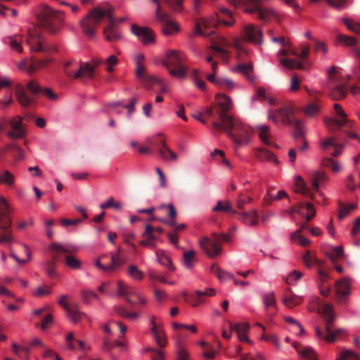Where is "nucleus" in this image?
<instances>
[{"label": "nucleus", "mask_w": 360, "mask_h": 360, "mask_svg": "<svg viewBox=\"0 0 360 360\" xmlns=\"http://www.w3.org/2000/svg\"><path fill=\"white\" fill-rule=\"evenodd\" d=\"M103 18H106L108 21V26L103 30L105 39L108 41H118L120 39V34L115 29L116 20L112 14V9L108 6L95 8L81 21L84 33L89 38L93 37L96 28Z\"/></svg>", "instance_id": "1"}, {"label": "nucleus", "mask_w": 360, "mask_h": 360, "mask_svg": "<svg viewBox=\"0 0 360 360\" xmlns=\"http://www.w3.org/2000/svg\"><path fill=\"white\" fill-rule=\"evenodd\" d=\"M295 109L292 105H285L277 110H269L268 117L274 123L279 120L286 125L293 127V137L298 141L304 139L305 130L303 122L294 117Z\"/></svg>", "instance_id": "2"}, {"label": "nucleus", "mask_w": 360, "mask_h": 360, "mask_svg": "<svg viewBox=\"0 0 360 360\" xmlns=\"http://www.w3.org/2000/svg\"><path fill=\"white\" fill-rule=\"evenodd\" d=\"M263 32L262 29L253 24H245L240 31V37H236L233 46L237 51L238 58L242 59L243 54L248 55V51L245 42L248 41L255 45H261L263 42Z\"/></svg>", "instance_id": "3"}, {"label": "nucleus", "mask_w": 360, "mask_h": 360, "mask_svg": "<svg viewBox=\"0 0 360 360\" xmlns=\"http://www.w3.org/2000/svg\"><path fill=\"white\" fill-rule=\"evenodd\" d=\"M317 306L318 312L323 317L325 320L324 330L316 327V334L321 340L327 342H333L336 338L342 333V329L338 328L335 330L332 329V326L335 321V314L333 307L331 304L319 301Z\"/></svg>", "instance_id": "4"}, {"label": "nucleus", "mask_w": 360, "mask_h": 360, "mask_svg": "<svg viewBox=\"0 0 360 360\" xmlns=\"http://www.w3.org/2000/svg\"><path fill=\"white\" fill-rule=\"evenodd\" d=\"M26 89L30 92L32 96H27L25 87L21 84H17L15 89L16 100L24 108L34 105L36 103V98L39 93H41L51 100H55L58 97L51 89H42L34 80L28 82L26 85Z\"/></svg>", "instance_id": "5"}, {"label": "nucleus", "mask_w": 360, "mask_h": 360, "mask_svg": "<svg viewBox=\"0 0 360 360\" xmlns=\"http://www.w3.org/2000/svg\"><path fill=\"white\" fill-rule=\"evenodd\" d=\"M231 123L226 124L225 122L219 123L217 120H214L212 122L214 128L217 130L223 129L233 140V141L238 146L248 143L249 141L251 129L243 124L238 119L232 117Z\"/></svg>", "instance_id": "6"}, {"label": "nucleus", "mask_w": 360, "mask_h": 360, "mask_svg": "<svg viewBox=\"0 0 360 360\" xmlns=\"http://www.w3.org/2000/svg\"><path fill=\"white\" fill-rule=\"evenodd\" d=\"M37 18L40 26L51 34L56 33L63 24L62 14L47 5L41 6Z\"/></svg>", "instance_id": "7"}, {"label": "nucleus", "mask_w": 360, "mask_h": 360, "mask_svg": "<svg viewBox=\"0 0 360 360\" xmlns=\"http://www.w3.org/2000/svg\"><path fill=\"white\" fill-rule=\"evenodd\" d=\"M186 58L184 53L171 50L166 54L163 65L167 69L172 77L182 79L186 77L187 67L184 64Z\"/></svg>", "instance_id": "8"}, {"label": "nucleus", "mask_w": 360, "mask_h": 360, "mask_svg": "<svg viewBox=\"0 0 360 360\" xmlns=\"http://www.w3.org/2000/svg\"><path fill=\"white\" fill-rule=\"evenodd\" d=\"M10 207L6 200L0 196V243H11L14 238L10 229L12 225V220L10 217Z\"/></svg>", "instance_id": "9"}, {"label": "nucleus", "mask_w": 360, "mask_h": 360, "mask_svg": "<svg viewBox=\"0 0 360 360\" xmlns=\"http://www.w3.org/2000/svg\"><path fill=\"white\" fill-rule=\"evenodd\" d=\"M212 238L205 237L199 240V245L202 250L211 257L219 255L221 252L219 243L221 242H229L231 236L225 233H213Z\"/></svg>", "instance_id": "10"}, {"label": "nucleus", "mask_w": 360, "mask_h": 360, "mask_svg": "<svg viewBox=\"0 0 360 360\" xmlns=\"http://www.w3.org/2000/svg\"><path fill=\"white\" fill-rule=\"evenodd\" d=\"M64 70L69 77L73 79L93 78V67L90 63L83 64L76 59H72L65 63Z\"/></svg>", "instance_id": "11"}, {"label": "nucleus", "mask_w": 360, "mask_h": 360, "mask_svg": "<svg viewBox=\"0 0 360 360\" xmlns=\"http://www.w3.org/2000/svg\"><path fill=\"white\" fill-rule=\"evenodd\" d=\"M217 103L214 106L217 118L220 120L219 123L225 122L230 124L232 116L229 115L228 112L231 108V99L229 96L224 94H218L216 96Z\"/></svg>", "instance_id": "12"}, {"label": "nucleus", "mask_w": 360, "mask_h": 360, "mask_svg": "<svg viewBox=\"0 0 360 360\" xmlns=\"http://www.w3.org/2000/svg\"><path fill=\"white\" fill-rule=\"evenodd\" d=\"M334 110L338 118H328L325 120V124L330 132L340 130L342 127H352L353 123L347 119V115L340 105L334 104Z\"/></svg>", "instance_id": "13"}, {"label": "nucleus", "mask_w": 360, "mask_h": 360, "mask_svg": "<svg viewBox=\"0 0 360 360\" xmlns=\"http://www.w3.org/2000/svg\"><path fill=\"white\" fill-rule=\"evenodd\" d=\"M155 18L162 24V31L165 35H172L179 31V25L170 18L167 13L162 12L159 5L155 11Z\"/></svg>", "instance_id": "14"}, {"label": "nucleus", "mask_w": 360, "mask_h": 360, "mask_svg": "<svg viewBox=\"0 0 360 360\" xmlns=\"http://www.w3.org/2000/svg\"><path fill=\"white\" fill-rule=\"evenodd\" d=\"M23 118L17 115L6 121L11 129L6 131V136L11 140L24 139L26 136L25 125L22 123Z\"/></svg>", "instance_id": "15"}, {"label": "nucleus", "mask_w": 360, "mask_h": 360, "mask_svg": "<svg viewBox=\"0 0 360 360\" xmlns=\"http://www.w3.org/2000/svg\"><path fill=\"white\" fill-rule=\"evenodd\" d=\"M50 250L56 254H67L65 256V264L68 267L77 270L81 269V262L77 258L70 255L72 253V250L70 248L58 243H52L50 245Z\"/></svg>", "instance_id": "16"}, {"label": "nucleus", "mask_w": 360, "mask_h": 360, "mask_svg": "<svg viewBox=\"0 0 360 360\" xmlns=\"http://www.w3.org/2000/svg\"><path fill=\"white\" fill-rule=\"evenodd\" d=\"M32 51L40 52L47 50L56 51V46L45 48L43 44V39L41 33L37 30H29L28 37L26 40Z\"/></svg>", "instance_id": "17"}, {"label": "nucleus", "mask_w": 360, "mask_h": 360, "mask_svg": "<svg viewBox=\"0 0 360 360\" xmlns=\"http://www.w3.org/2000/svg\"><path fill=\"white\" fill-rule=\"evenodd\" d=\"M68 297L65 295H61L58 300V304L62 306L66 311L68 318L74 323H78L86 314L79 310L77 305L69 307L66 303Z\"/></svg>", "instance_id": "18"}, {"label": "nucleus", "mask_w": 360, "mask_h": 360, "mask_svg": "<svg viewBox=\"0 0 360 360\" xmlns=\"http://www.w3.org/2000/svg\"><path fill=\"white\" fill-rule=\"evenodd\" d=\"M231 46L230 43L222 37H218L216 41H213V45L210 49L214 51V55L227 62L229 58V51L227 50Z\"/></svg>", "instance_id": "19"}, {"label": "nucleus", "mask_w": 360, "mask_h": 360, "mask_svg": "<svg viewBox=\"0 0 360 360\" xmlns=\"http://www.w3.org/2000/svg\"><path fill=\"white\" fill-rule=\"evenodd\" d=\"M131 31L145 45L155 42V34L149 28L139 27L134 24L131 25Z\"/></svg>", "instance_id": "20"}, {"label": "nucleus", "mask_w": 360, "mask_h": 360, "mask_svg": "<svg viewBox=\"0 0 360 360\" xmlns=\"http://www.w3.org/2000/svg\"><path fill=\"white\" fill-rule=\"evenodd\" d=\"M295 186H296V192L301 193L302 195L310 198L314 200L317 204H321V200L323 201V203L326 201V198L324 200L318 195V198H316L314 193L311 191V190L307 186L306 183L303 180V179L297 176L296 177L295 181Z\"/></svg>", "instance_id": "21"}, {"label": "nucleus", "mask_w": 360, "mask_h": 360, "mask_svg": "<svg viewBox=\"0 0 360 360\" xmlns=\"http://www.w3.org/2000/svg\"><path fill=\"white\" fill-rule=\"evenodd\" d=\"M328 180V177L326 174L324 172L319 170L314 172L309 178L311 187L323 200L325 198V195L321 191H320L319 188L321 186H323Z\"/></svg>", "instance_id": "22"}, {"label": "nucleus", "mask_w": 360, "mask_h": 360, "mask_svg": "<svg viewBox=\"0 0 360 360\" xmlns=\"http://www.w3.org/2000/svg\"><path fill=\"white\" fill-rule=\"evenodd\" d=\"M216 24L217 21L214 18L212 20L201 18L195 22V34L201 36H208L214 33L212 28Z\"/></svg>", "instance_id": "23"}, {"label": "nucleus", "mask_w": 360, "mask_h": 360, "mask_svg": "<svg viewBox=\"0 0 360 360\" xmlns=\"http://www.w3.org/2000/svg\"><path fill=\"white\" fill-rule=\"evenodd\" d=\"M336 299L340 303L345 301L350 294V283L347 278H343L335 283Z\"/></svg>", "instance_id": "24"}, {"label": "nucleus", "mask_w": 360, "mask_h": 360, "mask_svg": "<svg viewBox=\"0 0 360 360\" xmlns=\"http://www.w3.org/2000/svg\"><path fill=\"white\" fill-rule=\"evenodd\" d=\"M282 302L289 309L300 304L302 297L295 295L290 288H286L281 298Z\"/></svg>", "instance_id": "25"}, {"label": "nucleus", "mask_w": 360, "mask_h": 360, "mask_svg": "<svg viewBox=\"0 0 360 360\" xmlns=\"http://www.w3.org/2000/svg\"><path fill=\"white\" fill-rule=\"evenodd\" d=\"M157 149L159 156L165 161H176L178 159V155L169 148L165 139L161 140Z\"/></svg>", "instance_id": "26"}, {"label": "nucleus", "mask_w": 360, "mask_h": 360, "mask_svg": "<svg viewBox=\"0 0 360 360\" xmlns=\"http://www.w3.org/2000/svg\"><path fill=\"white\" fill-rule=\"evenodd\" d=\"M207 79L214 85L226 90H231L235 87V83L233 80L226 77L216 76L214 74L207 75Z\"/></svg>", "instance_id": "27"}, {"label": "nucleus", "mask_w": 360, "mask_h": 360, "mask_svg": "<svg viewBox=\"0 0 360 360\" xmlns=\"http://www.w3.org/2000/svg\"><path fill=\"white\" fill-rule=\"evenodd\" d=\"M229 324L231 331L236 333L240 341L247 342L248 343L251 342L248 337L246 335V333L250 329V325L248 323H232L231 322H229Z\"/></svg>", "instance_id": "28"}, {"label": "nucleus", "mask_w": 360, "mask_h": 360, "mask_svg": "<svg viewBox=\"0 0 360 360\" xmlns=\"http://www.w3.org/2000/svg\"><path fill=\"white\" fill-rule=\"evenodd\" d=\"M292 346L295 347L302 360H317V356L311 348L302 347L297 342H293Z\"/></svg>", "instance_id": "29"}, {"label": "nucleus", "mask_w": 360, "mask_h": 360, "mask_svg": "<svg viewBox=\"0 0 360 360\" xmlns=\"http://www.w3.org/2000/svg\"><path fill=\"white\" fill-rule=\"evenodd\" d=\"M160 209L161 210H167V216L169 217V219H161L160 222L165 224L171 227H173L174 229L176 226V212L175 210L174 206L169 203L168 205H162L160 206Z\"/></svg>", "instance_id": "30"}, {"label": "nucleus", "mask_w": 360, "mask_h": 360, "mask_svg": "<svg viewBox=\"0 0 360 360\" xmlns=\"http://www.w3.org/2000/svg\"><path fill=\"white\" fill-rule=\"evenodd\" d=\"M151 332L155 339L157 345L160 347H165L167 340L164 329L160 326L154 324L151 328Z\"/></svg>", "instance_id": "31"}, {"label": "nucleus", "mask_w": 360, "mask_h": 360, "mask_svg": "<svg viewBox=\"0 0 360 360\" xmlns=\"http://www.w3.org/2000/svg\"><path fill=\"white\" fill-rule=\"evenodd\" d=\"M139 81L147 89L151 88L156 84H160L161 81L159 78L154 75L148 74L146 70H144L141 75H136Z\"/></svg>", "instance_id": "32"}, {"label": "nucleus", "mask_w": 360, "mask_h": 360, "mask_svg": "<svg viewBox=\"0 0 360 360\" xmlns=\"http://www.w3.org/2000/svg\"><path fill=\"white\" fill-rule=\"evenodd\" d=\"M6 150L11 151L12 157L15 161H21L25 158L24 150L13 141L6 145L5 151Z\"/></svg>", "instance_id": "33"}, {"label": "nucleus", "mask_w": 360, "mask_h": 360, "mask_svg": "<svg viewBox=\"0 0 360 360\" xmlns=\"http://www.w3.org/2000/svg\"><path fill=\"white\" fill-rule=\"evenodd\" d=\"M255 155L261 161H269L272 162L276 165L279 164L278 158L270 152L269 150L265 148H259L255 152Z\"/></svg>", "instance_id": "34"}, {"label": "nucleus", "mask_w": 360, "mask_h": 360, "mask_svg": "<svg viewBox=\"0 0 360 360\" xmlns=\"http://www.w3.org/2000/svg\"><path fill=\"white\" fill-rule=\"evenodd\" d=\"M117 295L124 297L127 296L137 295V292L131 286L122 281H119L117 282Z\"/></svg>", "instance_id": "35"}, {"label": "nucleus", "mask_w": 360, "mask_h": 360, "mask_svg": "<svg viewBox=\"0 0 360 360\" xmlns=\"http://www.w3.org/2000/svg\"><path fill=\"white\" fill-rule=\"evenodd\" d=\"M258 217V214L255 210H252L250 212H245L240 213V219L250 226L257 225Z\"/></svg>", "instance_id": "36"}, {"label": "nucleus", "mask_w": 360, "mask_h": 360, "mask_svg": "<svg viewBox=\"0 0 360 360\" xmlns=\"http://www.w3.org/2000/svg\"><path fill=\"white\" fill-rule=\"evenodd\" d=\"M234 71H238V72H240V73H242L243 75H244L245 76V77L247 78V79L251 82V83H254L255 81V77L251 75V72H252L253 70V67H252V65L251 63H249V64H239L238 65H237L234 69H233Z\"/></svg>", "instance_id": "37"}, {"label": "nucleus", "mask_w": 360, "mask_h": 360, "mask_svg": "<svg viewBox=\"0 0 360 360\" xmlns=\"http://www.w3.org/2000/svg\"><path fill=\"white\" fill-rule=\"evenodd\" d=\"M195 255V251L193 250L184 252L183 255V264L186 269H191L193 267L196 262Z\"/></svg>", "instance_id": "38"}, {"label": "nucleus", "mask_w": 360, "mask_h": 360, "mask_svg": "<svg viewBox=\"0 0 360 360\" xmlns=\"http://www.w3.org/2000/svg\"><path fill=\"white\" fill-rule=\"evenodd\" d=\"M347 91L345 86L336 84L330 90V96L334 100H340L346 97Z\"/></svg>", "instance_id": "39"}, {"label": "nucleus", "mask_w": 360, "mask_h": 360, "mask_svg": "<svg viewBox=\"0 0 360 360\" xmlns=\"http://www.w3.org/2000/svg\"><path fill=\"white\" fill-rule=\"evenodd\" d=\"M156 257L158 262L160 264L166 266L171 271L175 270V266L172 264L171 259L164 252H157Z\"/></svg>", "instance_id": "40"}, {"label": "nucleus", "mask_w": 360, "mask_h": 360, "mask_svg": "<svg viewBox=\"0 0 360 360\" xmlns=\"http://www.w3.org/2000/svg\"><path fill=\"white\" fill-rule=\"evenodd\" d=\"M212 210L214 212H224L231 213L232 214H236L237 212L233 210L231 207V204L229 201H218L215 207H213Z\"/></svg>", "instance_id": "41"}, {"label": "nucleus", "mask_w": 360, "mask_h": 360, "mask_svg": "<svg viewBox=\"0 0 360 360\" xmlns=\"http://www.w3.org/2000/svg\"><path fill=\"white\" fill-rule=\"evenodd\" d=\"M302 111L307 117H314L319 114L320 105L318 103L311 102L303 108Z\"/></svg>", "instance_id": "42"}, {"label": "nucleus", "mask_w": 360, "mask_h": 360, "mask_svg": "<svg viewBox=\"0 0 360 360\" xmlns=\"http://www.w3.org/2000/svg\"><path fill=\"white\" fill-rule=\"evenodd\" d=\"M13 351L19 358L23 360H28L29 359V347H20L17 344L12 345Z\"/></svg>", "instance_id": "43"}, {"label": "nucleus", "mask_w": 360, "mask_h": 360, "mask_svg": "<svg viewBox=\"0 0 360 360\" xmlns=\"http://www.w3.org/2000/svg\"><path fill=\"white\" fill-rule=\"evenodd\" d=\"M51 61V59L34 60L27 68V72L31 75L36 70L46 66Z\"/></svg>", "instance_id": "44"}, {"label": "nucleus", "mask_w": 360, "mask_h": 360, "mask_svg": "<svg viewBox=\"0 0 360 360\" xmlns=\"http://www.w3.org/2000/svg\"><path fill=\"white\" fill-rule=\"evenodd\" d=\"M15 182L14 175L8 170H4L0 174V184L12 186Z\"/></svg>", "instance_id": "45"}, {"label": "nucleus", "mask_w": 360, "mask_h": 360, "mask_svg": "<svg viewBox=\"0 0 360 360\" xmlns=\"http://www.w3.org/2000/svg\"><path fill=\"white\" fill-rule=\"evenodd\" d=\"M258 134L260 139L266 145H272L273 143L269 140V127L266 125H259L257 127Z\"/></svg>", "instance_id": "46"}, {"label": "nucleus", "mask_w": 360, "mask_h": 360, "mask_svg": "<svg viewBox=\"0 0 360 360\" xmlns=\"http://www.w3.org/2000/svg\"><path fill=\"white\" fill-rule=\"evenodd\" d=\"M22 36L16 35L8 38V44L13 50L18 53L22 52V47L21 46Z\"/></svg>", "instance_id": "47"}, {"label": "nucleus", "mask_w": 360, "mask_h": 360, "mask_svg": "<svg viewBox=\"0 0 360 360\" xmlns=\"http://www.w3.org/2000/svg\"><path fill=\"white\" fill-rule=\"evenodd\" d=\"M356 207L355 204H349L348 205H344L342 203H339V211H338V219L342 220L344 219L347 214L350 213L351 211L354 210Z\"/></svg>", "instance_id": "48"}, {"label": "nucleus", "mask_w": 360, "mask_h": 360, "mask_svg": "<svg viewBox=\"0 0 360 360\" xmlns=\"http://www.w3.org/2000/svg\"><path fill=\"white\" fill-rule=\"evenodd\" d=\"M280 63L285 68H288L290 69H293V68H297L299 70L304 69V66L302 64V63L297 60L281 58V59H280Z\"/></svg>", "instance_id": "49"}, {"label": "nucleus", "mask_w": 360, "mask_h": 360, "mask_svg": "<svg viewBox=\"0 0 360 360\" xmlns=\"http://www.w3.org/2000/svg\"><path fill=\"white\" fill-rule=\"evenodd\" d=\"M290 239L292 242L300 244L301 246L307 247L309 245L310 241L302 235H299V231H295L291 233Z\"/></svg>", "instance_id": "50"}, {"label": "nucleus", "mask_w": 360, "mask_h": 360, "mask_svg": "<svg viewBox=\"0 0 360 360\" xmlns=\"http://www.w3.org/2000/svg\"><path fill=\"white\" fill-rule=\"evenodd\" d=\"M12 89L6 90L5 94L0 100V109H5L7 106L13 103Z\"/></svg>", "instance_id": "51"}, {"label": "nucleus", "mask_w": 360, "mask_h": 360, "mask_svg": "<svg viewBox=\"0 0 360 360\" xmlns=\"http://www.w3.org/2000/svg\"><path fill=\"white\" fill-rule=\"evenodd\" d=\"M127 271L133 279L141 281L143 278V273L136 265L129 266Z\"/></svg>", "instance_id": "52"}, {"label": "nucleus", "mask_w": 360, "mask_h": 360, "mask_svg": "<svg viewBox=\"0 0 360 360\" xmlns=\"http://www.w3.org/2000/svg\"><path fill=\"white\" fill-rule=\"evenodd\" d=\"M145 352H151V360H164L165 354L162 350L153 348V347H146L144 349Z\"/></svg>", "instance_id": "53"}, {"label": "nucleus", "mask_w": 360, "mask_h": 360, "mask_svg": "<svg viewBox=\"0 0 360 360\" xmlns=\"http://www.w3.org/2000/svg\"><path fill=\"white\" fill-rule=\"evenodd\" d=\"M321 165L323 167L331 168L333 172H339L340 169L339 164L330 158H324Z\"/></svg>", "instance_id": "54"}, {"label": "nucleus", "mask_w": 360, "mask_h": 360, "mask_svg": "<svg viewBox=\"0 0 360 360\" xmlns=\"http://www.w3.org/2000/svg\"><path fill=\"white\" fill-rule=\"evenodd\" d=\"M138 97L137 96H134L133 97L129 103V104H127V105H123L122 107L127 110V118L130 119L131 117V115L135 111V105L138 102Z\"/></svg>", "instance_id": "55"}, {"label": "nucleus", "mask_w": 360, "mask_h": 360, "mask_svg": "<svg viewBox=\"0 0 360 360\" xmlns=\"http://www.w3.org/2000/svg\"><path fill=\"white\" fill-rule=\"evenodd\" d=\"M111 207L115 210H120L122 208V205L120 202H115L114 198L112 197L108 198L105 202L100 205V207L103 210H105Z\"/></svg>", "instance_id": "56"}, {"label": "nucleus", "mask_w": 360, "mask_h": 360, "mask_svg": "<svg viewBox=\"0 0 360 360\" xmlns=\"http://www.w3.org/2000/svg\"><path fill=\"white\" fill-rule=\"evenodd\" d=\"M124 264V261L122 258L120 257L119 255H112L111 256V263L109 264L110 267V271H115L120 266H121Z\"/></svg>", "instance_id": "57"}, {"label": "nucleus", "mask_w": 360, "mask_h": 360, "mask_svg": "<svg viewBox=\"0 0 360 360\" xmlns=\"http://www.w3.org/2000/svg\"><path fill=\"white\" fill-rule=\"evenodd\" d=\"M141 237L148 238L153 242L158 239V236L155 234L154 232V227L150 224H147L145 226V230L143 232Z\"/></svg>", "instance_id": "58"}, {"label": "nucleus", "mask_w": 360, "mask_h": 360, "mask_svg": "<svg viewBox=\"0 0 360 360\" xmlns=\"http://www.w3.org/2000/svg\"><path fill=\"white\" fill-rule=\"evenodd\" d=\"M342 22L350 31L360 34V24L355 23L352 20L347 18H343Z\"/></svg>", "instance_id": "59"}, {"label": "nucleus", "mask_w": 360, "mask_h": 360, "mask_svg": "<svg viewBox=\"0 0 360 360\" xmlns=\"http://www.w3.org/2000/svg\"><path fill=\"white\" fill-rule=\"evenodd\" d=\"M57 259V257H54L52 261H49L46 264V272L51 278H53L56 276V261Z\"/></svg>", "instance_id": "60"}, {"label": "nucleus", "mask_w": 360, "mask_h": 360, "mask_svg": "<svg viewBox=\"0 0 360 360\" xmlns=\"http://www.w3.org/2000/svg\"><path fill=\"white\" fill-rule=\"evenodd\" d=\"M338 40L339 42L342 43L347 46H354L357 42L356 38L347 37L342 34L338 35Z\"/></svg>", "instance_id": "61"}, {"label": "nucleus", "mask_w": 360, "mask_h": 360, "mask_svg": "<svg viewBox=\"0 0 360 360\" xmlns=\"http://www.w3.org/2000/svg\"><path fill=\"white\" fill-rule=\"evenodd\" d=\"M252 200V198L251 197H248V196H245V195H243V193H240L238 197V200H237V202H236L237 208L238 210H243L244 208V206L246 204L250 202Z\"/></svg>", "instance_id": "62"}, {"label": "nucleus", "mask_w": 360, "mask_h": 360, "mask_svg": "<svg viewBox=\"0 0 360 360\" xmlns=\"http://www.w3.org/2000/svg\"><path fill=\"white\" fill-rule=\"evenodd\" d=\"M359 360L358 355L352 351L344 350L337 360Z\"/></svg>", "instance_id": "63"}, {"label": "nucleus", "mask_w": 360, "mask_h": 360, "mask_svg": "<svg viewBox=\"0 0 360 360\" xmlns=\"http://www.w3.org/2000/svg\"><path fill=\"white\" fill-rule=\"evenodd\" d=\"M174 11L181 12L183 11L184 0H164Z\"/></svg>", "instance_id": "64"}]
</instances>
